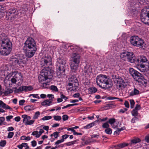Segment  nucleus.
I'll return each mask as SVG.
<instances>
[{"label": "nucleus", "mask_w": 149, "mask_h": 149, "mask_svg": "<svg viewBox=\"0 0 149 149\" xmlns=\"http://www.w3.org/2000/svg\"><path fill=\"white\" fill-rule=\"evenodd\" d=\"M13 90L9 88H7L4 92H3V93L5 95H7L9 94L12 93L13 92Z\"/></svg>", "instance_id": "29"}, {"label": "nucleus", "mask_w": 149, "mask_h": 149, "mask_svg": "<svg viewBox=\"0 0 149 149\" xmlns=\"http://www.w3.org/2000/svg\"><path fill=\"white\" fill-rule=\"evenodd\" d=\"M145 141L147 143L149 142V134L146 136L145 138Z\"/></svg>", "instance_id": "53"}, {"label": "nucleus", "mask_w": 149, "mask_h": 149, "mask_svg": "<svg viewBox=\"0 0 149 149\" xmlns=\"http://www.w3.org/2000/svg\"><path fill=\"white\" fill-rule=\"evenodd\" d=\"M6 141L5 140L1 141L0 142V146L2 147H4L6 145Z\"/></svg>", "instance_id": "43"}, {"label": "nucleus", "mask_w": 149, "mask_h": 149, "mask_svg": "<svg viewBox=\"0 0 149 149\" xmlns=\"http://www.w3.org/2000/svg\"><path fill=\"white\" fill-rule=\"evenodd\" d=\"M127 109L126 108H125L124 109H120L119 111V112L122 113H124L125 111H127Z\"/></svg>", "instance_id": "63"}, {"label": "nucleus", "mask_w": 149, "mask_h": 149, "mask_svg": "<svg viewBox=\"0 0 149 149\" xmlns=\"http://www.w3.org/2000/svg\"><path fill=\"white\" fill-rule=\"evenodd\" d=\"M13 117V116L11 115L8 116L6 117V119L7 121H9Z\"/></svg>", "instance_id": "56"}, {"label": "nucleus", "mask_w": 149, "mask_h": 149, "mask_svg": "<svg viewBox=\"0 0 149 149\" xmlns=\"http://www.w3.org/2000/svg\"><path fill=\"white\" fill-rule=\"evenodd\" d=\"M130 101L131 105L130 107L131 108H133L135 104V102L133 100H130Z\"/></svg>", "instance_id": "44"}, {"label": "nucleus", "mask_w": 149, "mask_h": 149, "mask_svg": "<svg viewBox=\"0 0 149 149\" xmlns=\"http://www.w3.org/2000/svg\"><path fill=\"white\" fill-rule=\"evenodd\" d=\"M26 51V56L28 58L32 57L34 54L37 49H23Z\"/></svg>", "instance_id": "17"}, {"label": "nucleus", "mask_w": 149, "mask_h": 149, "mask_svg": "<svg viewBox=\"0 0 149 149\" xmlns=\"http://www.w3.org/2000/svg\"><path fill=\"white\" fill-rule=\"evenodd\" d=\"M4 85L6 87V88L9 87H10L12 86V84H10V81L8 80H7L4 81Z\"/></svg>", "instance_id": "31"}, {"label": "nucleus", "mask_w": 149, "mask_h": 149, "mask_svg": "<svg viewBox=\"0 0 149 149\" xmlns=\"http://www.w3.org/2000/svg\"><path fill=\"white\" fill-rule=\"evenodd\" d=\"M0 107L1 108H3L4 109H8L10 111H12L13 109L9 106L8 105H7L6 104L4 103L2 101L1 103Z\"/></svg>", "instance_id": "24"}, {"label": "nucleus", "mask_w": 149, "mask_h": 149, "mask_svg": "<svg viewBox=\"0 0 149 149\" xmlns=\"http://www.w3.org/2000/svg\"><path fill=\"white\" fill-rule=\"evenodd\" d=\"M124 105L125 107L127 108H129V104L128 102L126 101H125L124 103Z\"/></svg>", "instance_id": "59"}, {"label": "nucleus", "mask_w": 149, "mask_h": 149, "mask_svg": "<svg viewBox=\"0 0 149 149\" xmlns=\"http://www.w3.org/2000/svg\"><path fill=\"white\" fill-rule=\"evenodd\" d=\"M141 140L139 138L134 137L131 141V144H135L137 143L140 142Z\"/></svg>", "instance_id": "25"}, {"label": "nucleus", "mask_w": 149, "mask_h": 149, "mask_svg": "<svg viewBox=\"0 0 149 149\" xmlns=\"http://www.w3.org/2000/svg\"><path fill=\"white\" fill-rule=\"evenodd\" d=\"M62 119L63 121H65L68 119V117L67 115H64L62 116Z\"/></svg>", "instance_id": "49"}, {"label": "nucleus", "mask_w": 149, "mask_h": 149, "mask_svg": "<svg viewBox=\"0 0 149 149\" xmlns=\"http://www.w3.org/2000/svg\"><path fill=\"white\" fill-rule=\"evenodd\" d=\"M127 52H123L120 55V57L121 58L125 61H127Z\"/></svg>", "instance_id": "28"}, {"label": "nucleus", "mask_w": 149, "mask_h": 149, "mask_svg": "<svg viewBox=\"0 0 149 149\" xmlns=\"http://www.w3.org/2000/svg\"><path fill=\"white\" fill-rule=\"evenodd\" d=\"M31 145L32 147H34L36 146L37 142L35 140H33L31 142Z\"/></svg>", "instance_id": "54"}, {"label": "nucleus", "mask_w": 149, "mask_h": 149, "mask_svg": "<svg viewBox=\"0 0 149 149\" xmlns=\"http://www.w3.org/2000/svg\"><path fill=\"white\" fill-rule=\"evenodd\" d=\"M24 57L22 56L15 55L13 56L10 58V61L13 66L15 67H18V65L20 66L22 64H24V62L23 60Z\"/></svg>", "instance_id": "7"}, {"label": "nucleus", "mask_w": 149, "mask_h": 149, "mask_svg": "<svg viewBox=\"0 0 149 149\" xmlns=\"http://www.w3.org/2000/svg\"><path fill=\"white\" fill-rule=\"evenodd\" d=\"M68 85L70 88L75 87L76 88L79 85L78 81L76 78H74L71 80V82L68 83Z\"/></svg>", "instance_id": "18"}, {"label": "nucleus", "mask_w": 149, "mask_h": 149, "mask_svg": "<svg viewBox=\"0 0 149 149\" xmlns=\"http://www.w3.org/2000/svg\"><path fill=\"white\" fill-rule=\"evenodd\" d=\"M97 88L94 87H91L88 89V92L89 94H93L97 91Z\"/></svg>", "instance_id": "27"}, {"label": "nucleus", "mask_w": 149, "mask_h": 149, "mask_svg": "<svg viewBox=\"0 0 149 149\" xmlns=\"http://www.w3.org/2000/svg\"><path fill=\"white\" fill-rule=\"evenodd\" d=\"M52 117L51 116H46L43 117L42 120H47L51 119Z\"/></svg>", "instance_id": "39"}, {"label": "nucleus", "mask_w": 149, "mask_h": 149, "mask_svg": "<svg viewBox=\"0 0 149 149\" xmlns=\"http://www.w3.org/2000/svg\"><path fill=\"white\" fill-rule=\"evenodd\" d=\"M95 125V122L90 123L84 127V128L86 129H89L94 126Z\"/></svg>", "instance_id": "32"}, {"label": "nucleus", "mask_w": 149, "mask_h": 149, "mask_svg": "<svg viewBox=\"0 0 149 149\" xmlns=\"http://www.w3.org/2000/svg\"><path fill=\"white\" fill-rule=\"evenodd\" d=\"M50 89L53 91L57 92L58 91V89L57 87L54 85H52L50 87Z\"/></svg>", "instance_id": "35"}, {"label": "nucleus", "mask_w": 149, "mask_h": 149, "mask_svg": "<svg viewBox=\"0 0 149 149\" xmlns=\"http://www.w3.org/2000/svg\"><path fill=\"white\" fill-rule=\"evenodd\" d=\"M109 125L108 124V122H107L104 123L102 125V127L103 128H109Z\"/></svg>", "instance_id": "37"}, {"label": "nucleus", "mask_w": 149, "mask_h": 149, "mask_svg": "<svg viewBox=\"0 0 149 149\" xmlns=\"http://www.w3.org/2000/svg\"><path fill=\"white\" fill-rule=\"evenodd\" d=\"M129 72L130 73L136 81L139 82L141 80H144V78L143 75L133 68H130Z\"/></svg>", "instance_id": "11"}, {"label": "nucleus", "mask_w": 149, "mask_h": 149, "mask_svg": "<svg viewBox=\"0 0 149 149\" xmlns=\"http://www.w3.org/2000/svg\"><path fill=\"white\" fill-rule=\"evenodd\" d=\"M66 60L63 58H60L57 59L56 63L57 68L56 74L58 78L61 77L64 74L66 66Z\"/></svg>", "instance_id": "5"}, {"label": "nucleus", "mask_w": 149, "mask_h": 149, "mask_svg": "<svg viewBox=\"0 0 149 149\" xmlns=\"http://www.w3.org/2000/svg\"><path fill=\"white\" fill-rule=\"evenodd\" d=\"M147 61L146 58L143 56H141L138 57L136 58L135 63L137 64H142L143 63L146 62Z\"/></svg>", "instance_id": "19"}, {"label": "nucleus", "mask_w": 149, "mask_h": 149, "mask_svg": "<svg viewBox=\"0 0 149 149\" xmlns=\"http://www.w3.org/2000/svg\"><path fill=\"white\" fill-rule=\"evenodd\" d=\"M59 132H56L53 133L55 139H57L59 136Z\"/></svg>", "instance_id": "47"}, {"label": "nucleus", "mask_w": 149, "mask_h": 149, "mask_svg": "<svg viewBox=\"0 0 149 149\" xmlns=\"http://www.w3.org/2000/svg\"><path fill=\"white\" fill-rule=\"evenodd\" d=\"M138 113L137 110L135 109H134L132 112V115L133 116H136L138 115Z\"/></svg>", "instance_id": "38"}, {"label": "nucleus", "mask_w": 149, "mask_h": 149, "mask_svg": "<svg viewBox=\"0 0 149 149\" xmlns=\"http://www.w3.org/2000/svg\"><path fill=\"white\" fill-rule=\"evenodd\" d=\"M33 88L31 86H20L16 91L17 92L25 91V92H28L31 91Z\"/></svg>", "instance_id": "16"}, {"label": "nucleus", "mask_w": 149, "mask_h": 149, "mask_svg": "<svg viewBox=\"0 0 149 149\" xmlns=\"http://www.w3.org/2000/svg\"><path fill=\"white\" fill-rule=\"evenodd\" d=\"M63 139H61V140H58L56 142H55V145H57L60 143H62L64 142L63 141Z\"/></svg>", "instance_id": "50"}, {"label": "nucleus", "mask_w": 149, "mask_h": 149, "mask_svg": "<svg viewBox=\"0 0 149 149\" xmlns=\"http://www.w3.org/2000/svg\"><path fill=\"white\" fill-rule=\"evenodd\" d=\"M52 58L50 56L48 55H45L44 57L42 58L40 62V65L44 69L47 68L51 69L49 66L52 65Z\"/></svg>", "instance_id": "8"}, {"label": "nucleus", "mask_w": 149, "mask_h": 149, "mask_svg": "<svg viewBox=\"0 0 149 149\" xmlns=\"http://www.w3.org/2000/svg\"><path fill=\"white\" fill-rule=\"evenodd\" d=\"M31 135L33 136L36 135V137L37 138H38L39 137H37V136L38 134V131H35L32 132Z\"/></svg>", "instance_id": "51"}, {"label": "nucleus", "mask_w": 149, "mask_h": 149, "mask_svg": "<svg viewBox=\"0 0 149 149\" xmlns=\"http://www.w3.org/2000/svg\"><path fill=\"white\" fill-rule=\"evenodd\" d=\"M19 76V79L20 82L22 81V76L20 73L16 74L14 76V77L11 79V82L13 84H15L17 80H19L17 77Z\"/></svg>", "instance_id": "21"}, {"label": "nucleus", "mask_w": 149, "mask_h": 149, "mask_svg": "<svg viewBox=\"0 0 149 149\" xmlns=\"http://www.w3.org/2000/svg\"><path fill=\"white\" fill-rule=\"evenodd\" d=\"M68 49H70L75 52L72 53L71 55V61L75 63H80L81 61V55L79 52L82 51V49L78 46L71 45L68 47Z\"/></svg>", "instance_id": "4"}, {"label": "nucleus", "mask_w": 149, "mask_h": 149, "mask_svg": "<svg viewBox=\"0 0 149 149\" xmlns=\"http://www.w3.org/2000/svg\"><path fill=\"white\" fill-rule=\"evenodd\" d=\"M22 118H23V122L25 125H31L33 124L35 122L34 120H30L31 117L26 114L23 115L22 116Z\"/></svg>", "instance_id": "12"}, {"label": "nucleus", "mask_w": 149, "mask_h": 149, "mask_svg": "<svg viewBox=\"0 0 149 149\" xmlns=\"http://www.w3.org/2000/svg\"><path fill=\"white\" fill-rule=\"evenodd\" d=\"M25 102V100H20L19 101V105L22 106L24 104V103Z\"/></svg>", "instance_id": "57"}, {"label": "nucleus", "mask_w": 149, "mask_h": 149, "mask_svg": "<svg viewBox=\"0 0 149 149\" xmlns=\"http://www.w3.org/2000/svg\"><path fill=\"white\" fill-rule=\"evenodd\" d=\"M44 132V131L43 130V129H40V131H39V132H38V135L37 137H40V135L42 134Z\"/></svg>", "instance_id": "52"}, {"label": "nucleus", "mask_w": 149, "mask_h": 149, "mask_svg": "<svg viewBox=\"0 0 149 149\" xmlns=\"http://www.w3.org/2000/svg\"><path fill=\"white\" fill-rule=\"evenodd\" d=\"M128 145V143H123L117 145V146L121 148H123Z\"/></svg>", "instance_id": "33"}, {"label": "nucleus", "mask_w": 149, "mask_h": 149, "mask_svg": "<svg viewBox=\"0 0 149 149\" xmlns=\"http://www.w3.org/2000/svg\"><path fill=\"white\" fill-rule=\"evenodd\" d=\"M106 105V107H108L107 109L112 108L114 106L113 104H107Z\"/></svg>", "instance_id": "48"}, {"label": "nucleus", "mask_w": 149, "mask_h": 149, "mask_svg": "<svg viewBox=\"0 0 149 149\" xmlns=\"http://www.w3.org/2000/svg\"><path fill=\"white\" fill-rule=\"evenodd\" d=\"M69 135H68V134H66L64 135H63L62 136V139H63V141H64V139H66L68 138V137H69Z\"/></svg>", "instance_id": "55"}, {"label": "nucleus", "mask_w": 149, "mask_h": 149, "mask_svg": "<svg viewBox=\"0 0 149 149\" xmlns=\"http://www.w3.org/2000/svg\"><path fill=\"white\" fill-rule=\"evenodd\" d=\"M21 118L19 116H17L15 118V120L17 122H19Z\"/></svg>", "instance_id": "62"}, {"label": "nucleus", "mask_w": 149, "mask_h": 149, "mask_svg": "<svg viewBox=\"0 0 149 149\" xmlns=\"http://www.w3.org/2000/svg\"><path fill=\"white\" fill-rule=\"evenodd\" d=\"M14 132H9L8 134L7 137L8 138L10 139L12 137L13 135Z\"/></svg>", "instance_id": "45"}, {"label": "nucleus", "mask_w": 149, "mask_h": 149, "mask_svg": "<svg viewBox=\"0 0 149 149\" xmlns=\"http://www.w3.org/2000/svg\"><path fill=\"white\" fill-rule=\"evenodd\" d=\"M16 10L15 9L11 8L9 10V13H7V17H8L7 19L11 20L12 17H14V14L15 13Z\"/></svg>", "instance_id": "20"}, {"label": "nucleus", "mask_w": 149, "mask_h": 149, "mask_svg": "<svg viewBox=\"0 0 149 149\" xmlns=\"http://www.w3.org/2000/svg\"><path fill=\"white\" fill-rule=\"evenodd\" d=\"M104 132L108 134H110L112 133V130L111 129L108 128L105 130Z\"/></svg>", "instance_id": "36"}, {"label": "nucleus", "mask_w": 149, "mask_h": 149, "mask_svg": "<svg viewBox=\"0 0 149 149\" xmlns=\"http://www.w3.org/2000/svg\"><path fill=\"white\" fill-rule=\"evenodd\" d=\"M115 82L116 83L117 86L120 88H124L125 87V83L124 81L120 77L116 78Z\"/></svg>", "instance_id": "14"}, {"label": "nucleus", "mask_w": 149, "mask_h": 149, "mask_svg": "<svg viewBox=\"0 0 149 149\" xmlns=\"http://www.w3.org/2000/svg\"><path fill=\"white\" fill-rule=\"evenodd\" d=\"M79 63H75L71 61L70 64V67L71 70H72L73 71H75L79 67Z\"/></svg>", "instance_id": "22"}, {"label": "nucleus", "mask_w": 149, "mask_h": 149, "mask_svg": "<svg viewBox=\"0 0 149 149\" xmlns=\"http://www.w3.org/2000/svg\"><path fill=\"white\" fill-rule=\"evenodd\" d=\"M130 42L133 45L138 47H142L144 45L143 40L136 36H134L131 37Z\"/></svg>", "instance_id": "10"}, {"label": "nucleus", "mask_w": 149, "mask_h": 149, "mask_svg": "<svg viewBox=\"0 0 149 149\" xmlns=\"http://www.w3.org/2000/svg\"><path fill=\"white\" fill-rule=\"evenodd\" d=\"M80 96V94L79 93H75L73 95V97H78Z\"/></svg>", "instance_id": "58"}, {"label": "nucleus", "mask_w": 149, "mask_h": 149, "mask_svg": "<svg viewBox=\"0 0 149 149\" xmlns=\"http://www.w3.org/2000/svg\"><path fill=\"white\" fill-rule=\"evenodd\" d=\"M0 53L3 56L9 55L11 51L12 44L8 38V36L4 33L0 35Z\"/></svg>", "instance_id": "1"}, {"label": "nucleus", "mask_w": 149, "mask_h": 149, "mask_svg": "<svg viewBox=\"0 0 149 149\" xmlns=\"http://www.w3.org/2000/svg\"><path fill=\"white\" fill-rule=\"evenodd\" d=\"M33 107V105L26 106L24 107V109L26 111H31L34 109Z\"/></svg>", "instance_id": "30"}, {"label": "nucleus", "mask_w": 149, "mask_h": 149, "mask_svg": "<svg viewBox=\"0 0 149 149\" xmlns=\"http://www.w3.org/2000/svg\"><path fill=\"white\" fill-rule=\"evenodd\" d=\"M54 119L56 121H59L61 120V118L60 116H53Z\"/></svg>", "instance_id": "41"}, {"label": "nucleus", "mask_w": 149, "mask_h": 149, "mask_svg": "<svg viewBox=\"0 0 149 149\" xmlns=\"http://www.w3.org/2000/svg\"><path fill=\"white\" fill-rule=\"evenodd\" d=\"M40 114V112L39 111L36 112L33 116V119H37L39 116Z\"/></svg>", "instance_id": "34"}, {"label": "nucleus", "mask_w": 149, "mask_h": 149, "mask_svg": "<svg viewBox=\"0 0 149 149\" xmlns=\"http://www.w3.org/2000/svg\"><path fill=\"white\" fill-rule=\"evenodd\" d=\"M115 122V119L114 118H111L109 119V121L107 122L108 123H110L111 125L113 124Z\"/></svg>", "instance_id": "40"}, {"label": "nucleus", "mask_w": 149, "mask_h": 149, "mask_svg": "<svg viewBox=\"0 0 149 149\" xmlns=\"http://www.w3.org/2000/svg\"><path fill=\"white\" fill-rule=\"evenodd\" d=\"M37 49L36 42L34 39L32 38H29L24 43L23 49Z\"/></svg>", "instance_id": "9"}, {"label": "nucleus", "mask_w": 149, "mask_h": 149, "mask_svg": "<svg viewBox=\"0 0 149 149\" xmlns=\"http://www.w3.org/2000/svg\"><path fill=\"white\" fill-rule=\"evenodd\" d=\"M138 119V118L136 117H134L131 120V122L132 123H135V120Z\"/></svg>", "instance_id": "61"}, {"label": "nucleus", "mask_w": 149, "mask_h": 149, "mask_svg": "<svg viewBox=\"0 0 149 149\" xmlns=\"http://www.w3.org/2000/svg\"><path fill=\"white\" fill-rule=\"evenodd\" d=\"M21 139L22 140H30V137L29 136H28L26 137L25 136H21Z\"/></svg>", "instance_id": "42"}, {"label": "nucleus", "mask_w": 149, "mask_h": 149, "mask_svg": "<svg viewBox=\"0 0 149 149\" xmlns=\"http://www.w3.org/2000/svg\"><path fill=\"white\" fill-rule=\"evenodd\" d=\"M96 81L97 85L102 88H107L110 87V80L106 75L100 74L97 76Z\"/></svg>", "instance_id": "3"}, {"label": "nucleus", "mask_w": 149, "mask_h": 149, "mask_svg": "<svg viewBox=\"0 0 149 149\" xmlns=\"http://www.w3.org/2000/svg\"><path fill=\"white\" fill-rule=\"evenodd\" d=\"M54 71L52 68L50 69L48 68L43 69L41 71L40 75L39 77V81L42 84L41 85L44 88H46L47 84L45 81L48 79H50L53 77V74Z\"/></svg>", "instance_id": "2"}, {"label": "nucleus", "mask_w": 149, "mask_h": 149, "mask_svg": "<svg viewBox=\"0 0 149 149\" xmlns=\"http://www.w3.org/2000/svg\"><path fill=\"white\" fill-rule=\"evenodd\" d=\"M141 19L142 22L149 25V6L144 8L141 10Z\"/></svg>", "instance_id": "6"}, {"label": "nucleus", "mask_w": 149, "mask_h": 149, "mask_svg": "<svg viewBox=\"0 0 149 149\" xmlns=\"http://www.w3.org/2000/svg\"><path fill=\"white\" fill-rule=\"evenodd\" d=\"M92 66L89 65H86L83 70L84 73L86 75H90L92 72Z\"/></svg>", "instance_id": "15"}, {"label": "nucleus", "mask_w": 149, "mask_h": 149, "mask_svg": "<svg viewBox=\"0 0 149 149\" xmlns=\"http://www.w3.org/2000/svg\"><path fill=\"white\" fill-rule=\"evenodd\" d=\"M127 61L131 63H135L136 58L134 54L132 52H127Z\"/></svg>", "instance_id": "13"}, {"label": "nucleus", "mask_w": 149, "mask_h": 149, "mask_svg": "<svg viewBox=\"0 0 149 149\" xmlns=\"http://www.w3.org/2000/svg\"><path fill=\"white\" fill-rule=\"evenodd\" d=\"M31 95H32L33 97L38 98V99L40 98V97L38 96V94H32Z\"/></svg>", "instance_id": "64"}, {"label": "nucleus", "mask_w": 149, "mask_h": 149, "mask_svg": "<svg viewBox=\"0 0 149 149\" xmlns=\"http://www.w3.org/2000/svg\"><path fill=\"white\" fill-rule=\"evenodd\" d=\"M139 93V91L136 88H134V90L129 93L130 96H133L134 95H138Z\"/></svg>", "instance_id": "26"}, {"label": "nucleus", "mask_w": 149, "mask_h": 149, "mask_svg": "<svg viewBox=\"0 0 149 149\" xmlns=\"http://www.w3.org/2000/svg\"><path fill=\"white\" fill-rule=\"evenodd\" d=\"M120 132V130H119V128H118L117 130L114 132L113 134L114 135L116 134H119Z\"/></svg>", "instance_id": "60"}, {"label": "nucleus", "mask_w": 149, "mask_h": 149, "mask_svg": "<svg viewBox=\"0 0 149 149\" xmlns=\"http://www.w3.org/2000/svg\"><path fill=\"white\" fill-rule=\"evenodd\" d=\"M5 120V118L3 117H0V123L1 124H5L4 123V121Z\"/></svg>", "instance_id": "46"}, {"label": "nucleus", "mask_w": 149, "mask_h": 149, "mask_svg": "<svg viewBox=\"0 0 149 149\" xmlns=\"http://www.w3.org/2000/svg\"><path fill=\"white\" fill-rule=\"evenodd\" d=\"M52 99L49 100H46L42 102L41 104L42 106L47 107L50 105L52 103Z\"/></svg>", "instance_id": "23"}]
</instances>
